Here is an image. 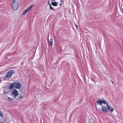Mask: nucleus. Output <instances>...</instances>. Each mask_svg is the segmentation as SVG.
Segmentation results:
<instances>
[{
	"label": "nucleus",
	"mask_w": 123,
	"mask_h": 123,
	"mask_svg": "<svg viewBox=\"0 0 123 123\" xmlns=\"http://www.w3.org/2000/svg\"><path fill=\"white\" fill-rule=\"evenodd\" d=\"M21 87V84L19 82H15L11 84L9 87V89H13L14 87L16 89H19Z\"/></svg>",
	"instance_id": "f257e3e1"
},
{
	"label": "nucleus",
	"mask_w": 123,
	"mask_h": 123,
	"mask_svg": "<svg viewBox=\"0 0 123 123\" xmlns=\"http://www.w3.org/2000/svg\"><path fill=\"white\" fill-rule=\"evenodd\" d=\"M12 6L14 10H17L18 9L19 6V4L17 0H13Z\"/></svg>",
	"instance_id": "f03ea898"
},
{
	"label": "nucleus",
	"mask_w": 123,
	"mask_h": 123,
	"mask_svg": "<svg viewBox=\"0 0 123 123\" xmlns=\"http://www.w3.org/2000/svg\"><path fill=\"white\" fill-rule=\"evenodd\" d=\"M34 5H32L29 6L27 9L24 10V14H26L28 11L30 10L34 6Z\"/></svg>",
	"instance_id": "7ed1b4c3"
},
{
	"label": "nucleus",
	"mask_w": 123,
	"mask_h": 123,
	"mask_svg": "<svg viewBox=\"0 0 123 123\" xmlns=\"http://www.w3.org/2000/svg\"><path fill=\"white\" fill-rule=\"evenodd\" d=\"M12 94L14 95L15 97L18 96V93L17 91L15 89H14L12 92Z\"/></svg>",
	"instance_id": "20e7f679"
},
{
	"label": "nucleus",
	"mask_w": 123,
	"mask_h": 123,
	"mask_svg": "<svg viewBox=\"0 0 123 123\" xmlns=\"http://www.w3.org/2000/svg\"><path fill=\"white\" fill-rule=\"evenodd\" d=\"M14 73V71L12 70H10L8 72L7 74L9 78Z\"/></svg>",
	"instance_id": "39448f33"
},
{
	"label": "nucleus",
	"mask_w": 123,
	"mask_h": 123,
	"mask_svg": "<svg viewBox=\"0 0 123 123\" xmlns=\"http://www.w3.org/2000/svg\"><path fill=\"white\" fill-rule=\"evenodd\" d=\"M102 111L104 112H107V109L106 107L105 106L103 105L102 106Z\"/></svg>",
	"instance_id": "423d86ee"
},
{
	"label": "nucleus",
	"mask_w": 123,
	"mask_h": 123,
	"mask_svg": "<svg viewBox=\"0 0 123 123\" xmlns=\"http://www.w3.org/2000/svg\"><path fill=\"white\" fill-rule=\"evenodd\" d=\"M106 104L108 107V109L109 110H110L111 111H113L114 110V108L113 107H112L111 108H110L111 106H109L107 103H106Z\"/></svg>",
	"instance_id": "0eeeda50"
},
{
	"label": "nucleus",
	"mask_w": 123,
	"mask_h": 123,
	"mask_svg": "<svg viewBox=\"0 0 123 123\" xmlns=\"http://www.w3.org/2000/svg\"><path fill=\"white\" fill-rule=\"evenodd\" d=\"M96 102L97 104L98 105H101L102 104L101 100L100 99H98L97 100Z\"/></svg>",
	"instance_id": "6e6552de"
},
{
	"label": "nucleus",
	"mask_w": 123,
	"mask_h": 123,
	"mask_svg": "<svg viewBox=\"0 0 123 123\" xmlns=\"http://www.w3.org/2000/svg\"><path fill=\"white\" fill-rule=\"evenodd\" d=\"M88 123H95V122L94 119L91 118L89 120Z\"/></svg>",
	"instance_id": "1a4fd4ad"
},
{
	"label": "nucleus",
	"mask_w": 123,
	"mask_h": 123,
	"mask_svg": "<svg viewBox=\"0 0 123 123\" xmlns=\"http://www.w3.org/2000/svg\"><path fill=\"white\" fill-rule=\"evenodd\" d=\"M58 2H52L51 3V4L53 6H58Z\"/></svg>",
	"instance_id": "9d476101"
},
{
	"label": "nucleus",
	"mask_w": 123,
	"mask_h": 123,
	"mask_svg": "<svg viewBox=\"0 0 123 123\" xmlns=\"http://www.w3.org/2000/svg\"><path fill=\"white\" fill-rule=\"evenodd\" d=\"M9 78V76L8 75H7V74H6L4 77L3 79L4 80H6L7 78Z\"/></svg>",
	"instance_id": "9b49d317"
},
{
	"label": "nucleus",
	"mask_w": 123,
	"mask_h": 123,
	"mask_svg": "<svg viewBox=\"0 0 123 123\" xmlns=\"http://www.w3.org/2000/svg\"><path fill=\"white\" fill-rule=\"evenodd\" d=\"M53 40L51 38L50 39L49 42V43L51 44V46H52Z\"/></svg>",
	"instance_id": "f8f14e48"
},
{
	"label": "nucleus",
	"mask_w": 123,
	"mask_h": 123,
	"mask_svg": "<svg viewBox=\"0 0 123 123\" xmlns=\"http://www.w3.org/2000/svg\"><path fill=\"white\" fill-rule=\"evenodd\" d=\"M49 4L50 8L54 11H55V10L52 7L51 4L49 3Z\"/></svg>",
	"instance_id": "ddd939ff"
},
{
	"label": "nucleus",
	"mask_w": 123,
	"mask_h": 123,
	"mask_svg": "<svg viewBox=\"0 0 123 123\" xmlns=\"http://www.w3.org/2000/svg\"><path fill=\"white\" fill-rule=\"evenodd\" d=\"M102 103H103L104 104H105L106 103V102L104 99H102V101H101Z\"/></svg>",
	"instance_id": "4468645a"
},
{
	"label": "nucleus",
	"mask_w": 123,
	"mask_h": 123,
	"mask_svg": "<svg viewBox=\"0 0 123 123\" xmlns=\"http://www.w3.org/2000/svg\"><path fill=\"white\" fill-rule=\"evenodd\" d=\"M7 99L9 101H11L12 100V98L9 97H7Z\"/></svg>",
	"instance_id": "2eb2a0df"
},
{
	"label": "nucleus",
	"mask_w": 123,
	"mask_h": 123,
	"mask_svg": "<svg viewBox=\"0 0 123 123\" xmlns=\"http://www.w3.org/2000/svg\"><path fill=\"white\" fill-rule=\"evenodd\" d=\"M0 116L2 117H3V114L2 112H0Z\"/></svg>",
	"instance_id": "dca6fc26"
},
{
	"label": "nucleus",
	"mask_w": 123,
	"mask_h": 123,
	"mask_svg": "<svg viewBox=\"0 0 123 123\" xmlns=\"http://www.w3.org/2000/svg\"><path fill=\"white\" fill-rule=\"evenodd\" d=\"M74 24L75 25L76 28L77 29H78V25H76V24L75 23H74Z\"/></svg>",
	"instance_id": "f3484780"
},
{
	"label": "nucleus",
	"mask_w": 123,
	"mask_h": 123,
	"mask_svg": "<svg viewBox=\"0 0 123 123\" xmlns=\"http://www.w3.org/2000/svg\"><path fill=\"white\" fill-rule=\"evenodd\" d=\"M60 2H61L62 3H63V0H61L60 1Z\"/></svg>",
	"instance_id": "a211bd4d"
},
{
	"label": "nucleus",
	"mask_w": 123,
	"mask_h": 123,
	"mask_svg": "<svg viewBox=\"0 0 123 123\" xmlns=\"http://www.w3.org/2000/svg\"><path fill=\"white\" fill-rule=\"evenodd\" d=\"M62 5V3H61L60 4V6H61Z\"/></svg>",
	"instance_id": "6ab92c4d"
},
{
	"label": "nucleus",
	"mask_w": 123,
	"mask_h": 123,
	"mask_svg": "<svg viewBox=\"0 0 123 123\" xmlns=\"http://www.w3.org/2000/svg\"><path fill=\"white\" fill-rule=\"evenodd\" d=\"M55 1V0H51V1L52 2V1Z\"/></svg>",
	"instance_id": "aec40b11"
},
{
	"label": "nucleus",
	"mask_w": 123,
	"mask_h": 123,
	"mask_svg": "<svg viewBox=\"0 0 123 123\" xmlns=\"http://www.w3.org/2000/svg\"><path fill=\"white\" fill-rule=\"evenodd\" d=\"M21 14L22 15H23V12H22Z\"/></svg>",
	"instance_id": "412c9836"
},
{
	"label": "nucleus",
	"mask_w": 123,
	"mask_h": 123,
	"mask_svg": "<svg viewBox=\"0 0 123 123\" xmlns=\"http://www.w3.org/2000/svg\"><path fill=\"white\" fill-rule=\"evenodd\" d=\"M112 83H113V84H114V82H113V81H112Z\"/></svg>",
	"instance_id": "4be33fe9"
},
{
	"label": "nucleus",
	"mask_w": 123,
	"mask_h": 123,
	"mask_svg": "<svg viewBox=\"0 0 123 123\" xmlns=\"http://www.w3.org/2000/svg\"><path fill=\"white\" fill-rule=\"evenodd\" d=\"M95 106H96V104H95Z\"/></svg>",
	"instance_id": "5701e85b"
}]
</instances>
